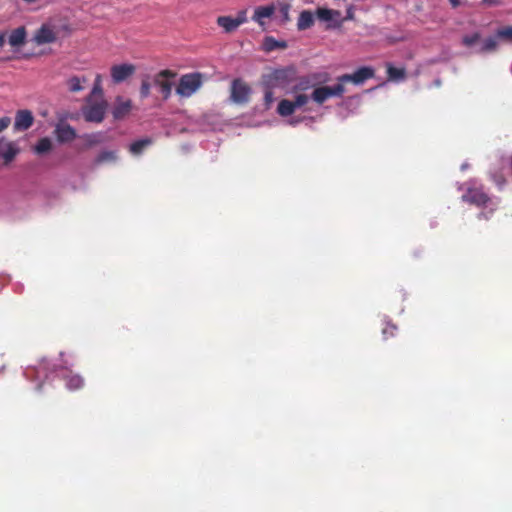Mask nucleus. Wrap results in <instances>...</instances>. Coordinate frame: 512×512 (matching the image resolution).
Returning a JSON list of instances; mask_svg holds the SVG:
<instances>
[{
  "mask_svg": "<svg viewBox=\"0 0 512 512\" xmlns=\"http://www.w3.org/2000/svg\"><path fill=\"white\" fill-rule=\"evenodd\" d=\"M483 1L489 5H497L499 3L498 0H483Z\"/></svg>",
  "mask_w": 512,
  "mask_h": 512,
  "instance_id": "4c0bfd02",
  "label": "nucleus"
},
{
  "mask_svg": "<svg viewBox=\"0 0 512 512\" xmlns=\"http://www.w3.org/2000/svg\"><path fill=\"white\" fill-rule=\"evenodd\" d=\"M201 76L197 73L186 74L180 78L176 93L181 97H190L201 87Z\"/></svg>",
  "mask_w": 512,
  "mask_h": 512,
  "instance_id": "f03ea898",
  "label": "nucleus"
},
{
  "mask_svg": "<svg viewBox=\"0 0 512 512\" xmlns=\"http://www.w3.org/2000/svg\"><path fill=\"white\" fill-rule=\"evenodd\" d=\"M346 89L342 82H339L334 86H320L313 90L311 99L317 104L324 103L331 97H341L345 93Z\"/></svg>",
  "mask_w": 512,
  "mask_h": 512,
  "instance_id": "7ed1b4c3",
  "label": "nucleus"
},
{
  "mask_svg": "<svg viewBox=\"0 0 512 512\" xmlns=\"http://www.w3.org/2000/svg\"><path fill=\"white\" fill-rule=\"evenodd\" d=\"M291 5L288 3H283L280 5L279 12L281 14V22L287 23L290 21L289 11H290Z\"/></svg>",
  "mask_w": 512,
  "mask_h": 512,
  "instance_id": "c85d7f7f",
  "label": "nucleus"
},
{
  "mask_svg": "<svg viewBox=\"0 0 512 512\" xmlns=\"http://www.w3.org/2000/svg\"><path fill=\"white\" fill-rule=\"evenodd\" d=\"M310 87H312V85H310L309 80L301 79L299 81V83L294 87L293 92L298 93L301 91H305V90L309 89Z\"/></svg>",
  "mask_w": 512,
  "mask_h": 512,
  "instance_id": "473e14b6",
  "label": "nucleus"
},
{
  "mask_svg": "<svg viewBox=\"0 0 512 512\" xmlns=\"http://www.w3.org/2000/svg\"><path fill=\"white\" fill-rule=\"evenodd\" d=\"M449 1L453 7H457L459 5V0H449Z\"/></svg>",
  "mask_w": 512,
  "mask_h": 512,
  "instance_id": "ea45409f",
  "label": "nucleus"
},
{
  "mask_svg": "<svg viewBox=\"0 0 512 512\" xmlns=\"http://www.w3.org/2000/svg\"><path fill=\"white\" fill-rule=\"evenodd\" d=\"M497 35L495 37L487 38L482 42L479 49H477V52L479 53H485V52H492L495 51L498 47V40Z\"/></svg>",
  "mask_w": 512,
  "mask_h": 512,
  "instance_id": "5701e85b",
  "label": "nucleus"
},
{
  "mask_svg": "<svg viewBox=\"0 0 512 512\" xmlns=\"http://www.w3.org/2000/svg\"><path fill=\"white\" fill-rule=\"evenodd\" d=\"M274 13L273 6H260L255 9L252 19L261 27L265 26V20L270 18Z\"/></svg>",
  "mask_w": 512,
  "mask_h": 512,
  "instance_id": "2eb2a0df",
  "label": "nucleus"
},
{
  "mask_svg": "<svg viewBox=\"0 0 512 512\" xmlns=\"http://www.w3.org/2000/svg\"><path fill=\"white\" fill-rule=\"evenodd\" d=\"M353 18V12H352V9L349 8L348 11H347V16L345 17V19H352Z\"/></svg>",
  "mask_w": 512,
  "mask_h": 512,
  "instance_id": "58836bf2",
  "label": "nucleus"
},
{
  "mask_svg": "<svg viewBox=\"0 0 512 512\" xmlns=\"http://www.w3.org/2000/svg\"><path fill=\"white\" fill-rule=\"evenodd\" d=\"M34 122V117L29 110H19L15 116L14 130L25 131L29 129Z\"/></svg>",
  "mask_w": 512,
  "mask_h": 512,
  "instance_id": "9d476101",
  "label": "nucleus"
},
{
  "mask_svg": "<svg viewBox=\"0 0 512 512\" xmlns=\"http://www.w3.org/2000/svg\"><path fill=\"white\" fill-rule=\"evenodd\" d=\"M404 74H405V72H404L403 69H398V68H395V67H392V66L388 67V75L393 80L403 79L404 78Z\"/></svg>",
  "mask_w": 512,
  "mask_h": 512,
  "instance_id": "c756f323",
  "label": "nucleus"
},
{
  "mask_svg": "<svg viewBox=\"0 0 512 512\" xmlns=\"http://www.w3.org/2000/svg\"><path fill=\"white\" fill-rule=\"evenodd\" d=\"M217 24L223 28L226 33L234 32L238 27L236 19L230 16H219L217 18Z\"/></svg>",
  "mask_w": 512,
  "mask_h": 512,
  "instance_id": "a211bd4d",
  "label": "nucleus"
},
{
  "mask_svg": "<svg viewBox=\"0 0 512 512\" xmlns=\"http://www.w3.org/2000/svg\"><path fill=\"white\" fill-rule=\"evenodd\" d=\"M25 36H26V33H25V29L24 27H19L17 29H15L9 36V44L11 46H20L21 44L24 43V40H25Z\"/></svg>",
  "mask_w": 512,
  "mask_h": 512,
  "instance_id": "aec40b11",
  "label": "nucleus"
},
{
  "mask_svg": "<svg viewBox=\"0 0 512 512\" xmlns=\"http://www.w3.org/2000/svg\"><path fill=\"white\" fill-rule=\"evenodd\" d=\"M480 34L479 33H473L471 35H465L462 38V44L466 47H473L480 41Z\"/></svg>",
  "mask_w": 512,
  "mask_h": 512,
  "instance_id": "a878e982",
  "label": "nucleus"
},
{
  "mask_svg": "<svg viewBox=\"0 0 512 512\" xmlns=\"http://www.w3.org/2000/svg\"><path fill=\"white\" fill-rule=\"evenodd\" d=\"M132 108L131 100L124 99L121 96H118L115 99L114 106L112 109V115L114 119L120 120L129 114Z\"/></svg>",
  "mask_w": 512,
  "mask_h": 512,
  "instance_id": "1a4fd4ad",
  "label": "nucleus"
},
{
  "mask_svg": "<svg viewBox=\"0 0 512 512\" xmlns=\"http://www.w3.org/2000/svg\"><path fill=\"white\" fill-rule=\"evenodd\" d=\"M150 144L151 140L149 138L138 140L130 145V152L139 155Z\"/></svg>",
  "mask_w": 512,
  "mask_h": 512,
  "instance_id": "b1692460",
  "label": "nucleus"
},
{
  "mask_svg": "<svg viewBox=\"0 0 512 512\" xmlns=\"http://www.w3.org/2000/svg\"><path fill=\"white\" fill-rule=\"evenodd\" d=\"M108 104L104 98H86L82 113L86 121L101 123L104 120Z\"/></svg>",
  "mask_w": 512,
  "mask_h": 512,
  "instance_id": "f257e3e1",
  "label": "nucleus"
},
{
  "mask_svg": "<svg viewBox=\"0 0 512 512\" xmlns=\"http://www.w3.org/2000/svg\"><path fill=\"white\" fill-rule=\"evenodd\" d=\"M316 14L321 21L331 22L333 26H340L344 20L338 10L318 8Z\"/></svg>",
  "mask_w": 512,
  "mask_h": 512,
  "instance_id": "9b49d317",
  "label": "nucleus"
},
{
  "mask_svg": "<svg viewBox=\"0 0 512 512\" xmlns=\"http://www.w3.org/2000/svg\"><path fill=\"white\" fill-rule=\"evenodd\" d=\"M4 41H5V36L3 34H0V47L3 46Z\"/></svg>",
  "mask_w": 512,
  "mask_h": 512,
  "instance_id": "a19ab883",
  "label": "nucleus"
},
{
  "mask_svg": "<svg viewBox=\"0 0 512 512\" xmlns=\"http://www.w3.org/2000/svg\"><path fill=\"white\" fill-rule=\"evenodd\" d=\"M466 167H467V165L463 164L461 168L464 170V169H466Z\"/></svg>",
  "mask_w": 512,
  "mask_h": 512,
  "instance_id": "c03bdc74",
  "label": "nucleus"
},
{
  "mask_svg": "<svg viewBox=\"0 0 512 512\" xmlns=\"http://www.w3.org/2000/svg\"><path fill=\"white\" fill-rule=\"evenodd\" d=\"M314 24V15L309 10H304L300 13L298 21H297V28L298 30H306L309 29Z\"/></svg>",
  "mask_w": 512,
  "mask_h": 512,
  "instance_id": "f3484780",
  "label": "nucleus"
},
{
  "mask_svg": "<svg viewBox=\"0 0 512 512\" xmlns=\"http://www.w3.org/2000/svg\"><path fill=\"white\" fill-rule=\"evenodd\" d=\"M374 76V70L370 67H361L353 74H344L337 78V81L342 82L344 85L347 82H352L356 85L362 84L367 79Z\"/></svg>",
  "mask_w": 512,
  "mask_h": 512,
  "instance_id": "0eeeda50",
  "label": "nucleus"
},
{
  "mask_svg": "<svg viewBox=\"0 0 512 512\" xmlns=\"http://www.w3.org/2000/svg\"><path fill=\"white\" fill-rule=\"evenodd\" d=\"M235 19L239 26L245 23L247 21L246 11H240Z\"/></svg>",
  "mask_w": 512,
  "mask_h": 512,
  "instance_id": "c9c22d12",
  "label": "nucleus"
},
{
  "mask_svg": "<svg viewBox=\"0 0 512 512\" xmlns=\"http://www.w3.org/2000/svg\"><path fill=\"white\" fill-rule=\"evenodd\" d=\"M54 133L61 143L71 142L76 137L75 129L67 123L57 124Z\"/></svg>",
  "mask_w": 512,
  "mask_h": 512,
  "instance_id": "f8f14e48",
  "label": "nucleus"
},
{
  "mask_svg": "<svg viewBox=\"0 0 512 512\" xmlns=\"http://www.w3.org/2000/svg\"><path fill=\"white\" fill-rule=\"evenodd\" d=\"M497 37L512 40V27H504L497 31Z\"/></svg>",
  "mask_w": 512,
  "mask_h": 512,
  "instance_id": "2f4dec72",
  "label": "nucleus"
},
{
  "mask_svg": "<svg viewBox=\"0 0 512 512\" xmlns=\"http://www.w3.org/2000/svg\"><path fill=\"white\" fill-rule=\"evenodd\" d=\"M86 82H87V78H85V77L80 78L77 76H73L67 80V86H68L69 91L79 92L84 89V86L82 84L86 83Z\"/></svg>",
  "mask_w": 512,
  "mask_h": 512,
  "instance_id": "412c9836",
  "label": "nucleus"
},
{
  "mask_svg": "<svg viewBox=\"0 0 512 512\" xmlns=\"http://www.w3.org/2000/svg\"><path fill=\"white\" fill-rule=\"evenodd\" d=\"M176 74L170 70H162L153 77L154 85L158 86L163 98L166 100L170 97L172 92V82Z\"/></svg>",
  "mask_w": 512,
  "mask_h": 512,
  "instance_id": "39448f33",
  "label": "nucleus"
},
{
  "mask_svg": "<svg viewBox=\"0 0 512 512\" xmlns=\"http://www.w3.org/2000/svg\"><path fill=\"white\" fill-rule=\"evenodd\" d=\"M272 89H273V88H268V87L266 86V91H265V97H264V100H265V105H266V108H267V109L270 107V105H271V104H272V102L274 101V96H273Z\"/></svg>",
  "mask_w": 512,
  "mask_h": 512,
  "instance_id": "72a5a7b5",
  "label": "nucleus"
},
{
  "mask_svg": "<svg viewBox=\"0 0 512 512\" xmlns=\"http://www.w3.org/2000/svg\"><path fill=\"white\" fill-rule=\"evenodd\" d=\"M82 384L83 380L79 375H72L67 379V387L71 390L80 388Z\"/></svg>",
  "mask_w": 512,
  "mask_h": 512,
  "instance_id": "bb28decb",
  "label": "nucleus"
},
{
  "mask_svg": "<svg viewBox=\"0 0 512 512\" xmlns=\"http://www.w3.org/2000/svg\"><path fill=\"white\" fill-rule=\"evenodd\" d=\"M23 1L28 3V4H32V3L37 2L38 0H23Z\"/></svg>",
  "mask_w": 512,
  "mask_h": 512,
  "instance_id": "79ce46f5",
  "label": "nucleus"
},
{
  "mask_svg": "<svg viewBox=\"0 0 512 512\" xmlns=\"http://www.w3.org/2000/svg\"><path fill=\"white\" fill-rule=\"evenodd\" d=\"M463 199L467 202H470V203H473L476 205L486 204L489 201L488 196L480 190H469L463 196Z\"/></svg>",
  "mask_w": 512,
  "mask_h": 512,
  "instance_id": "dca6fc26",
  "label": "nucleus"
},
{
  "mask_svg": "<svg viewBox=\"0 0 512 512\" xmlns=\"http://www.w3.org/2000/svg\"><path fill=\"white\" fill-rule=\"evenodd\" d=\"M150 88H151V84H150L148 78L146 77L142 80L141 87H140L141 98H146L150 95Z\"/></svg>",
  "mask_w": 512,
  "mask_h": 512,
  "instance_id": "7c9ffc66",
  "label": "nucleus"
},
{
  "mask_svg": "<svg viewBox=\"0 0 512 512\" xmlns=\"http://www.w3.org/2000/svg\"><path fill=\"white\" fill-rule=\"evenodd\" d=\"M251 95L250 86L241 79H235L231 84L230 99L235 104H245Z\"/></svg>",
  "mask_w": 512,
  "mask_h": 512,
  "instance_id": "20e7f679",
  "label": "nucleus"
},
{
  "mask_svg": "<svg viewBox=\"0 0 512 512\" xmlns=\"http://www.w3.org/2000/svg\"><path fill=\"white\" fill-rule=\"evenodd\" d=\"M295 110L293 102L287 99L281 100L277 108V112L283 117L291 115Z\"/></svg>",
  "mask_w": 512,
  "mask_h": 512,
  "instance_id": "4be33fe9",
  "label": "nucleus"
},
{
  "mask_svg": "<svg viewBox=\"0 0 512 512\" xmlns=\"http://www.w3.org/2000/svg\"><path fill=\"white\" fill-rule=\"evenodd\" d=\"M18 151V148L12 142L0 139V157L4 159L5 163L11 162Z\"/></svg>",
  "mask_w": 512,
  "mask_h": 512,
  "instance_id": "4468645a",
  "label": "nucleus"
},
{
  "mask_svg": "<svg viewBox=\"0 0 512 512\" xmlns=\"http://www.w3.org/2000/svg\"><path fill=\"white\" fill-rule=\"evenodd\" d=\"M11 123V119L9 117L0 118V132L5 130Z\"/></svg>",
  "mask_w": 512,
  "mask_h": 512,
  "instance_id": "f704fd0d",
  "label": "nucleus"
},
{
  "mask_svg": "<svg viewBox=\"0 0 512 512\" xmlns=\"http://www.w3.org/2000/svg\"><path fill=\"white\" fill-rule=\"evenodd\" d=\"M53 141L48 138V137H44V138H41L38 143L33 147V151L37 154V155H45V154H48L49 152L52 151L53 149Z\"/></svg>",
  "mask_w": 512,
  "mask_h": 512,
  "instance_id": "6ab92c4d",
  "label": "nucleus"
},
{
  "mask_svg": "<svg viewBox=\"0 0 512 512\" xmlns=\"http://www.w3.org/2000/svg\"><path fill=\"white\" fill-rule=\"evenodd\" d=\"M496 182H497L498 185H502L504 183V180H502V179L501 180H496Z\"/></svg>",
  "mask_w": 512,
  "mask_h": 512,
  "instance_id": "37998d69",
  "label": "nucleus"
},
{
  "mask_svg": "<svg viewBox=\"0 0 512 512\" xmlns=\"http://www.w3.org/2000/svg\"><path fill=\"white\" fill-rule=\"evenodd\" d=\"M310 97L304 93H297L294 100L292 101L296 109L303 107L309 102Z\"/></svg>",
  "mask_w": 512,
  "mask_h": 512,
  "instance_id": "cd10ccee",
  "label": "nucleus"
},
{
  "mask_svg": "<svg viewBox=\"0 0 512 512\" xmlns=\"http://www.w3.org/2000/svg\"><path fill=\"white\" fill-rule=\"evenodd\" d=\"M88 97L103 98L102 76L100 74L96 75L93 89Z\"/></svg>",
  "mask_w": 512,
  "mask_h": 512,
  "instance_id": "393cba45",
  "label": "nucleus"
},
{
  "mask_svg": "<svg viewBox=\"0 0 512 512\" xmlns=\"http://www.w3.org/2000/svg\"><path fill=\"white\" fill-rule=\"evenodd\" d=\"M58 32L55 27L49 23L43 24L38 30H36L33 41L38 45L53 43L57 39Z\"/></svg>",
  "mask_w": 512,
  "mask_h": 512,
  "instance_id": "423d86ee",
  "label": "nucleus"
},
{
  "mask_svg": "<svg viewBox=\"0 0 512 512\" xmlns=\"http://www.w3.org/2000/svg\"><path fill=\"white\" fill-rule=\"evenodd\" d=\"M135 70L132 64L114 65L111 68V77L115 83H120L132 76Z\"/></svg>",
  "mask_w": 512,
  "mask_h": 512,
  "instance_id": "6e6552de",
  "label": "nucleus"
},
{
  "mask_svg": "<svg viewBox=\"0 0 512 512\" xmlns=\"http://www.w3.org/2000/svg\"><path fill=\"white\" fill-rule=\"evenodd\" d=\"M114 154L112 152H106V153H103L100 157V160L101 161H104V160H108V159H114Z\"/></svg>",
  "mask_w": 512,
  "mask_h": 512,
  "instance_id": "e433bc0d",
  "label": "nucleus"
},
{
  "mask_svg": "<svg viewBox=\"0 0 512 512\" xmlns=\"http://www.w3.org/2000/svg\"><path fill=\"white\" fill-rule=\"evenodd\" d=\"M286 70H276L265 77L264 83L268 88L282 87L287 80Z\"/></svg>",
  "mask_w": 512,
  "mask_h": 512,
  "instance_id": "ddd939ff",
  "label": "nucleus"
}]
</instances>
